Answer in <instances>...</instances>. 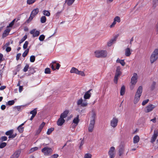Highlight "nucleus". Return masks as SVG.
Returning <instances> with one entry per match:
<instances>
[{"mask_svg":"<svg viewBox=\"0 0 158 158\" xmlns=\"http://www.w3.org/2000/svg\"><path fill=\"white\" fill-rule=\"evenodd\" d=\"M142 90L143 87L141 86H140L137 89L134 100V103L135 104L137 103L139 101L141 95Z\"/></svg>","mask_w":158,"mask_h":158,"instance_id":"nucleus-1","label":"nucleus"},{"mask_svg":"<svg viewBox=\"0 0 158 158\" xmlns=\"http://www.w3.org/2000/svg\"><path fill=\"white\" fill-rule=\"evenodd\" d=\"M158 59V49L154 50L150 57V61L151 64H153Z\"/></svg>","mask_w":158,"mask_h":158,"instance_id":"nucleus-2","label":"nucleus"},{"mask_svg":"<svg viewBox=\"0 0 158 158\" xmlns=\"http://www.w3.org/2000/svg\"><path fill=\"white\" fill-rule=\"evenodd\" d=\"M95 56L98 58H105L107 55V52L106 50L97 51L94 52Z\"/></svg>","mask_w":158,"mask_h":158,"instance_id":"nucleus-3","label":"nucleus"},{"mask_svg":"<svg viewBox=\"0 0 158 158\" xmlns=\"http://www.w3.org/2000/svg\"><path fill=\"white\" fill-rule=\"evenodd\" d=\"M41 151L45 156H48L52 153L53 150L50 148L45 147L42 149Z\"/></svg>","mask_w":158,"mask_h":158,"instance_id":"nucleus-4","label":"nucleus"},{"mask_svg":"<svg viewBox=\"0 0 158 158\" xmlns=\"http://www.w3.org/2000/svg\"><path fill=\"white\" fill-rule=\"evenodd\" d=\"M137 73H134L133 76L132 77L131 79V89H132L133 88L134 86L132 87V85H135L136 84L137 82Z\"/></svg>","mask_w":158,"mask_h":158,"instance_id":"nucleus-5","label":"nucleus"},{"mask_svg":"<svg viewBox=\"0 0 158 158\" xmlns=\"http://www.w3.org/2000/svg\"><path fill=\"white\" fill-rule=\"evenodd\" d=\"M158 136V129L155 130L154 134L151 139L150 142L154 144V142L156 141Z\"/></svg>","mask_w":158,"mask_h":158,"instance_id":"nucleus-6","label":"nucleus"},{"mask_svg":"<svg viewBox=\"0 0 158 158\" xmlns=\"http://www.w3.org/2000/svg\"><path fill=\"white\" fill-rule=\"evenodd\" d=\"M118 122V118L115 117H114L110 121V126L113 128H115L117 125Z\"/></svg>","mask_w":158,"mask_h":158,"instance_id":"nucleus-7","label":"nucleus"},{"mask_svg":"<svg viewBox=\"0 0 158 158\" xmlns=\"http://www.w3.org/2000/svg\"><path fill=\"white\" fill-rule=\"evenodd\" d=\"M125 145L121 143L119 147L118 153L119 156H121L124 153L125 150Z\"/></svg>","mask_w":158,"mask_h":158,"instance_id":"nucleus-8","label":"nucleus"},{"mask_svg":"<svg viewBox=\"0 0 158 158\" xmlns=\"http://www.w3.org/2000/svg\"><path fill=\"white\" fill-rule=\"evenodd\" d=\"M115 150V148L114 147H112L110 148L108 152L110 158H113L114 157Z\"/></svg>","mask_w":158,"mask_h":158,"instance_id":"nucleus-9","label":"nucleus"},{"mask_svg":"<svg viewBox=\"0 0 158 158\" xmlns=\"http://www.w3.org/2000/svg\"><path fill=\"white\" fill-rule=\"evenodd\" d=\"M92 116L90 118V121L95 122V119L96 118V113L94 110H92Z\"/></svg>","mask_w":158,"mask_h":158,"instance_id":"nucleus-10","label":"nucleus"},{"mask_svg":"<svg viewBox=\"0 0 158 158\" xmlns=\"http://www.w3.org/2000/svg\"><path fill=\"white\" fill-rule=\"evenodd\" d=\"M155 107V106L154 105H152V104H150L148 105L146 107V110H145V112L148 113L152 110Z\"/></svg>","mask_w":158,"mask_h":158,"instance_id":"nucleus-11","label":"nucleus"},{"mask_svg":"<svg viewBox=\"0 0 158 158\" xmlns=\"http://www.w3.org/2000/svg\"><path fill=\"white\" fill-rule=\"evenodd\" d=\"M92 89H90L85 93L84 96V98L85 99H89L91 96V94L90 92L92 90Z\"/></svg>","mask_w":158,"mask_h":158,"instance_id":"nucleus-12","label":"nucleus"},{"mask_svg":"<svg viewBox=\"0 0 158 158\" xmlns=\"http://www.w3.org/2000/svg\"><path fill=\"white\" fill-rule=\"evenodd\" d=\"M35 29H33L30 32L31 34H33V36L34 37L38 36L39 35L40 33V32L39 31H35Z\"/></svg>","mask_w":158,"mask_h":158,"instance_id":"nucleus-13","label":"nucleus"},{"mask_svg":"<svg viewBox=\"0 0 158 158\" xmlns=\"http://www.w3.org/2000/svg\"><path fill=\"white\" fill-rule=\"evenodd\" d=\"M95 123V122L90 121L88 129V131L89 132H91L93 131Z\"/></svg>","mask_w":158,"mask_h":158,"instance_id":"nucleus-14","label":"nucleus"},{"mask_svg":"<svg viewBox=\"0 0 158 158\" xmlns=\"http://www.w3.org/2000/svg\"><path fill=\"white\" fill-rule=\"evenodd\" d=\"M118 35H119L118 34L116 35L114 37V38L110 40L109 42H108L107 43V45L109 47L111 46L113 44V42L116 40L118 36Z\"/></svg>","mask_w":158,"mask_h":158,"instance_id":"nucleus-15","label":"nucleus"},{"mask_svg":"<svg viewBox=\"0 0 158 158\" xmlns=\"http://www.w3.org/2000/svg\"><path fill=\"white\" fill-rule=\"evenodd\" d=\"M10 31V28L7 27L6 29L4 31L2 34V38H4L8 35Z\"/></svg>","mask_w":158,"mask_h":158,"instance_id":"nucleus-16","label":"nucleus"},{"mask_svg":"<svg viewBox=\"0 0 158 158\" xmlns=\"http://www.w3.org/2000/svg\"><path fill=\"white\" fill-rule=\"evenodd\" d=\"M26 121H25L23 123L20 125L17 128V129L20 133H22L24 131V127H23Z\"/></svg>","mask_w":158,"mask_h":158,"instance_id":"nucleus-17","label":"nucleus"},{"mask_svg":"<svg viewBox=\"0 0 158 158\" xmlns=\"http://www.w3.org/2000/svg\"><path fill=\"white\" fill-rule=\"evenodd\" d=\"M20 153L21 151L20 150H18L14 153L10 158H18Z\"/></svg>","mask_w":158,"mask_h":158,"instance_id":"nucleus-18","label":"nucleus"},{"mask_svg":"<svg viewBox=\"0 0 158 158\" xmlns=\"http://www.w3.org/2000/svg\"><path fill=\"white\" fill-rule=\"evenodd\" d=\"M65 120L62 118H60L58 119L57 122V124L58 126H61L65 122Z\"/></svg>","mask_w":158,"mask_h":158,"instance_id":"nucleus-19","label":"nucleus"},{"mask_svg":"<svg viewBox=\"0 0 158 158\" xmlns=\"http://www.w3.org/2000/svg\"><path fill=\"white\" fill-rule=\"evenodd\" d=\"M39 12V10L38 8H36L34 9L31 12V15H32L33 17H34L37 15Z\"/></svg>","mask_w":158,"mask_h":158,"instance_id":"nucleus-20","label":"nucleus"},{"mask_svg":"<svg viewBox=\"0 0 158 158\" xmlns=\"http://www.w3.org/2000/svg\"><path fill=\"white\" fill-rule=\"evenodd\" d=\"M69 112V110H65L63 113L61 114L60 117L64 119L67 117L68 114Z\"/></svg>","mask_w":158,"mask_h":158,"instance_id":"nucleus-21","label":"nucleus"},{"mask_svg":"<svg viewBox=\"0 0 158 158\" xmlns=\"http://www.w3.org/2000/svg\"><path fill=\"white\" fill-rule=\"evenodd\" d=\"M23 106H15L13 108V111L15 112L17 110L18 111H19L21 110V108Z\"/></svg>","mask_w":158,"mask_h":158,"instance_id":"nucleus-22","label":"nucleus"},{"mask_svg":"<svg viewBox=\"0 0 158 158\" xmlns=\"http://www.w3.org/2000/svg\"><path fill=\"white\" fill-rule=\"evenodd\" d=\"M139 140V136H135L133 138V143H138Z\"/></svg>","mask_w":158,"mask_h":158,"instance_id":"nucleus-23","label":"nucleus"},{"mask_svg":"<svg viewBox=\"0 0 158 158\" xmlns=\"http://www.w3.org/2000/svg\"><path fill=\"white\" fill-rule=\"evenodd\" d=\"M131 54L130 48H127L125 50V55L126 56H129L131 55Z\"/></svg>","mask_w":158,"mask_h":158,"instance_id":"nucleus-24","label":"nucleus"},{"mask_svg":"<svg viewBox=\"0 0 158 158\" xmlns=\"http://www.w3.org/2000/svg\"><path fill=\"white\" fill-rule=\"evenodd\" d=\"M125 87L124 85H123L122 86L121 90H120V95L123 96V95L125 93Z\"/></svg>","mask_w":158,"mask_h":158,"instance_id":"nucleus-25","label":"nucleus"},{"mask_svg":"<svg viewBox=\"0 0 158 158\" xmlns=\"http://www.w3.org/2000/svg\"><path fill=\"white\" fill-rule=\"evenodd\" d=\"M75 0H65V3H66L69 6L71 5L74 2Z\"/></svg>","mask_w":158,"mask_h":158,"instance_id":"nucleus-26","label":"nucleus"},{"mask_svg":"<svg viewBox=\"0 0 158 158\" xmlns=\"http://www.w3.org/2000/svg\"><path fill=\"white\" fill-rule=\"evenodd\" d=\"M79 121V115H77L76 118H74L73 120V123L76 124L77 125Z\"/></svg>","mask_w":158,"mask_h":158,"instance_id":"nucleus-27","label":"nucleus"},{"mask_svg":"<svg viewBox=\"0 0 158 158\" xmlns=\"http://www.w3.org/2000/svg\"><path fill=\"white\" fill-rule=\"evenodd\" d=\"M78 71L79 70L77 69L74 67H73L70 70V72L71 73H74L77 74L78 72Z\"/></svg>","mask_w":158,"mask_h":158,"instance_id":"nucleus-28","label":"nucleus"},{"mask_svg":"<svg viewBox=\"0 0 158 158\" xmlns=\"http://www.w3.org/2000/svg\"><path fill=\"white\" fill-rule=\"evenodd\" d=\"M43 14L44 15L47 16H49L50 15V13L48 10H44L43 12Z\"/></svg>","mask_w":158,"mask_h":158,"instance_id":"nucleus-29","label":"nucleus"},{"mask_svg":"<svg viewBox=\"0 0 158 158\" xmlns=\"http://www.w3.org/2000/svg\"><path fill=\"white\" fill-rule=\"evenodd\" d=\"M156 84V83L155 81H153L152 82L150 87L151 91H153V90L155 88Z\"/></svg>","mask_w":158,"mask_h":158,"instance_id":"nucleus-30","label":"nucleus"},{"mask_svg":"<svg viewBox=\"0 0 158 158\" xmlns=\"http://www.w3.org/2000/svg\"><path fill=\"white\" fill-rule=\"evenodd\" d=\"M37 109L36 108H35L33 110L30 111V114H32V115L35 116L37 113Z\"/></svg>","mask_w":158,"mask_h":158,"instance_id":"nucleus-31","label":"nucleus"},{"mask_svg":"<svg viewBox=\"0 0 158 158\" xmlns=\"http://www.w3.org/2000/svg\"><path fill=\"white\" fill-rule=\"evenodd\" d=\"M46 21V18L45 16H42L40 18V22L42 23H45Z\"/></svg>","mask_w":158,"mask_h":158,"instance_id":"nucleus-32","label":"nucleus"},{"mask_svg":"<svg viewBox=\"0 0 158 158\" xmlns=\"http://www.w3.org/2000/svg\"><path fill=\"white\" fill-rule=\"evenodd\" d=\"M13 130H11L9 131H7L6 132L5 134L7 135H9V136H10L11 135L13 134Z\"/></svg>","mask_w":158,"mask_h":158,"instance_id":"nucleus-33","label":"nucleus"},{"mask_svg":"<svg viewBox=\"0 0 158 158\" xmlns=\"http://www.w3.org/2000/svg\"><path fill=\"white\" fill-rule=\"evenodd\" d=\"M54 128L51 127L48 129V131L47 132V134L48 135H49L51 134L52 132L54 130Z\"/></svg>","mask_w":158,"mask_h":158,"instance_id":"nucleus-34","label":"nucleus"},{"mask_svg":"<svg viewBox=\"0 0 158 158\" xmlns=\"http://www.w3.org/2000/svg\"><path fill=\"white\" fill-rule=\"evenodd\" d=\"M15 103V102L14 100L9 101L8 102L6 103V105L11 106L14 104Z\"/></svg>","mask_w":158,"mask_h":158,"instance_id":"nucleus-35","label":"nucleus"},{"mask_svg":"<svg viewBox=\"0 0 158 158\" xmlns=\"http://www.w3.org/2000/svg\"><path fill=\"white\" fill-rule=\"evenodd\" d=\"M158 3V0H153L152 7L155 9L156 6V4Z\"/></svg>","mask_w":158,"mask_h":158,"instance_id":"nucleus-36","label":"nucleus"},{"mask_svg":"<svg viewBox=\"0 0 158 158\" xmlns=\"http://www.w3.org/2000/svg\"><path fill=\"white\" fill-rule=\"evenodd\" d=\"M27 35H24L23 37L20 40L19 42V44H20L23 41H24L27 39Z\"/></svg>","mask_w":158,"mask_h":158,"instance_id":"nucleus-37","label":"nucleus"},{"mask_svg":"<svg viewBox=\"0 0 158 158\" xmlns=\"http://www.w3.org/2000/svg\"><path fill=\"white\" fill-rule=\"evenodd\" d=\"M121 68L120 66H118L117 67L116 71L115 73L120 74H121L122 73L120 71Z\"/></svg>","mask_w":158,"mask_h":158,"instance_id":"nucleus-38","label":"nucleus"},{"mask_svg":"<svg viewBox=\"0 0 158 158\" xmlns=\"http://www.w3.org/2000/svg\"><path fill=\"white\" fill-rule=\"evenodd\" d=\"M29 51V49L27 48L26 49L25 52L23 53L22 54V56L23 57H25L27 55Z\"/></svg>","mask_w":158,"mask_h":158,"instance_id":"nucleus-39","label":"nucleus"},{"mask_svg":"<svg viewBox=\"0 0 158 158\" xmlns=\"http://www.w3.org/2000/svg\"><path fill=\"white\" fill-rule=\"evenodd\" d=\"M16 19H14L13 21L9 24L8 26H7V28L9 27H12L14 25L15 22V21Z\"/></svg>","mask_w":158,"mask_h":158,"instance_id":"nucleus-40","label":"nucleus"},{"mask_svg":"<svg viewBox=\"0 0 158 158\" xmlns=\"http://www.w3.org/2000/svg\"><path fill=\"white\" fill-rule=\"evenodd\" d=\"M7 145V143L5 142H2L0 144V148H4Z\"/></svg>","mask_w":158,"mask_h":158,"instance_id":"nucleus-41","label":"nucleus"},{"mask_svg":"<svg viewBox=\"0 0 158 158\" xmlns=\"http://www.w3.org/2000/svg\"><path fill=\"white\" fill-rule=\"evenodd\" d=\"M114 20L116 22L119 23L120 22V19L119 17L117 16L115 17L114 19Z\"/></svg>","mask_w":158,"mask_h":158,"instance_id":"nucleus-42","label":"nucleus"},{"mask_svg":"<svg viewBox=\"0 0 158 158\" xmlns=\"http://www.w3.org/2000/svg\"><path fill=\"white\" fill-rule=\"evenodd\" d=\"M34 17H32V15H31L29 19L26 21V23H29L32 20Z\"/></svg>","mask_w":158,"mask_h":158,"instance_id":"nucleus-43","label":"nucleus"},{"mask_svg":"<svg viewBox=\"0 0 158 158\" xmlns=\"http://www.w3.org/2000/svg\"><path fill=\"white\" fill-rule=\"evenodd\" d=\"M29 68V65L28 64H26V66L23 69V71L24 72H26Z\"/></svg>","mask_w":158,"mask_h":158,"instance_id":"nucleus-44","label":"nucleus"},{"mask_svg":"<svg viewBox=\"0 0 158 158\" xmlns=\"http://www.w3.org/2000/svg\"><path fill=\"white\" fill-rule=\"evenodd\" d=\"M45 73L46 74H50L51 73V71L50 68H47L45 69Z\"/></svg>","mask_w":158,"mask_h":158,"instance_id":"nucleus-45","label":"nucleus"},{"mask_svg":"<svg viewBox=\"0 0 158 158\" xmlns=\"http://www.w3.org/2000/svg\"><path fill=\"white\" fill-rule=\"evenodd\" d=\"M35 60V57L34 56H31L30 57V61L31 62H33Z\"/></svg>","mask_w":158,"mask_h":158,"instance_id":"nucleus-46","label":"nucleus"},{"mask_svg":"<svg viewBox=\"0 0 158 158\" xmlns=\"http://www.w3.org/2000/svg\"><path fill=\"white\" fill-rule=\"evenodd\" d=\"M44 38L45 36L43 35H41L40 36L39 39L40 41H42L44 40Z\"/></svg>","mask_w":158,"mask_h":158,"instance_id":"nucleus-47","label":"nucleus"},{"mask_svg":"<svg viewBox=\"0 0 158 158\" xmlns=\"http://www.w3.org/2000/svg\"><path fill=\"white\" fill-rule=\"evenodd\" d=\"M36 0H27V3L29 4H31L34 3Z\"/></svg>","mask_w":158,"mask_h":158,"instance_id":"nucleus-48","label":"nucleus"},{"mask_svg":"<svg viewBox=\"0 0 158 158\" xmlns=\"http://www.w3.org/2000/svg\"><path fill=\"white\" fill-rule=\"evenodd\" d=\"M38 149V148L37 147H35L31 148L30 150V152H32L35 151L37 150Z\"/></svg>","mask_w":158,"mask_h":158,"instance_id":"nucleus-49","label":"nucleus"},{"mask_svg":"<svg viewBox=\"0 0 158 158\" xmlns=\"http://www.w3.org/2000/svg\"><path fill=\"white\" fill-rule=\"evenodd\" d=\"M28 43V42L27 41L25 42V43L23 45V48L24 49H26L27 48Z\"/></svg>","mask_w":158,"mask_h":158,"instance_id":"nucleus-50","label":"nucleus"},{"mask_svg":"<svg viewBox=\"0 0 158 158\" xmlns=\"http://www.w3.org/2000/svg\"><path fill=\"white\" fill-rule=\"evenodd\" d=\"M83 102V100L81 98L80 99H79L77 102V105H81V104Z\"/></svg>","mask_w":158,"mask_h":158,"instance_id":"nucleus-51","label":"nucleus"},{"mask_svg":"<svg viewBox=\"0 0 158 158\" xmlns=\"http://www.w3.org/2000/svg\"><path fill=\"white\" fill-rule=\"evenodd\" d=\"M87 104H88L87 103V102H86V100H85L84 101V102H82L81 106L82 107H85L86 106H87Z\"/></svg>","mask_w":158,"mask_h":158,"instance_id":"nucleus-52","label":"nucleus"},{"mask_svg":"<svg viewBox=\"0 0 158 158\" xmlns=\"http://www.w3.org/2000/svg\"><path fill=\"white\" fill-rule=\"evenodd\" d=\"M45 123L43 122L39 126V128H40V129H41V130L42 129L43 127L45 125Z\"/></svg>","mask_w":158,"mask_h":158,"instance_id":"nucleus-53","label":"nucleus"},{"mask_svg":"<svg viewBox=\"0 0 158 158\" xmlns=\"http://www.w3.org/2000/svg\"><path fill=\"white\" fill-rule=\"evenodd\" d=\"M92 155L89 153L86 154L85 156V158H91Z\"/></svg>","mask_w":158,"mask_h":158,"instance_id":"nucleus-54","label":"nucleus"},{"mask_svg":"<svg viewBox=\"0 0 158 158\" xmlns=\"http://www.w3.org/2000/svg\"><path fill=\"white\" fill-rule=\"evenodd\" d=\"M7 139V138L6 136H2L1 138V139L2 142L6 140Z\"/></svg>","mask_w":158,"mask_h":158,"instance_id":"nucleus-55","label":"nucleus"},{"mask_svg":"<svg viewBox=\"0 0 158 158\" xmlns=\"http://www.w3.org/2000/svg\"><path fill=\"white\" fill-rule=\"evenodd\" d=\"M149 101V100L148 99H146V100H144L142 103V105L143 106L145 105Z\"/></svg>","mask_w":158,"mask_h":158,"instance_id":"nucleus-56","label":"nucleus"},{"mask_svg":"<svg viewBox=\"0 0 158 158\" xmlns=\"http://www.w3.org/2000/svg\"><path fill=\"white\" fill-rule=\"evenodd\" d=\"M29 71L30 72V73L31 74H33V73L35 72L34 69L31 67L29 68Z\"/></svg>","mask_w":158,"mask_h":158,"instance_id":"nucleus-57","label":"nucleus"},{"mask_svg":"<svg viewBox=\"0 0 158 158\" xmlns=\"http://www.w3.org/2000/svg\"><path fill=\"white\" fill-rule=\"evenodd\" d=\"M78 74L81 75L82 76H84V73L83 72L81 71H78V72L77 73Z\"/></svg>","mask_w":158,"mask_h":158,"instance_id":"nucleus-58","label":"nucleus"},{"mask_svg":"<svg viewBox=\"0 0 158 158\" xmlns=\"http://www.w3.org/2000/svg\"><path fill=\"white\" fill-rule=\"evenodd\" d=\"M59 156V155L57 154H54L51 156V158H57Z\"/></svg>","mask_w":158,"mask_h":158,"instance_id":"nucleus-59","label":"nucleus"},{"mask_svg":"<svg viewBox=\"0 0 158 158\" xmlns=\"http://www.w3.org/2000/svg\"><path fill=\"white\" fill-rule=\"evenodd\" d=\"M17 135L16 133H15V134H12V135H11L10 136H9L8 137L9 139L13 138L15 137Z\"/></svg>","mask_w":158,"mask_h":158,"instance_id":"nucleus-60","label":"nucleus"},{"mask_svg":"<svg viewBox=\"0 0 158 158\" xmlns=\"http://www.w3.org/2000/svg\"><path fill=\"white\" fill-rule=\"evenodd\" d=\"M122 66H124L125 64V63L124 61V60H121V61L120 63Z\"/></svg>","mask_w":158,"mask_h":158,"instance_id":"nucleus-61","label":"nucleus"},{"mask_svg":"<svg viewBox=\"0 0 158 158\" xmlns=\"http://www.w3.org/2000/svg\"><path fill=\"white\" fill-rule=\"evenodd\" d=\"M20 67H21V65L20 64L18 65H17V68L16 69V71L17 72L19 71L20 70Z\"/></svg>","mask_w":158,"mask_h":158,"instance_id":"nucleus-62","label":"nucleus"},{"mask_svg":"<svg viewBox=\"0 0 158 158\" xmlns=\"http://www.w3.org/2000/svg\"><path fill=\"white\" fill-rule=\"evenodd\" d=\"M6 50L7 52H10L11 50V48L10 47H7L6 48Z\"/></svg>","mask_w":158,"mask_h":158,"instance_id":"nucleus-63","label":"nucleus"},{"mask_svg":"<svg viewBox=\"0 0 158 158\" xmlns=\"http://www.w3.org/2000/svg\"><path fill=\"white\" fill-rule=\"evenodd\" d=\"M156 29L157 31V34H158V21L156 25Z\"/></svg>","mask_w":158,"mask_h":158,"instance_id":"nucleus-64","label":"nucleus"}]
</instances>
